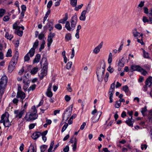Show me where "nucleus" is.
I'll list each match as a JSON object with an SVG mask.
<instances>
[{"instance_id": "1", "label": "nucleus", "mask_w": 152, "mask_h": 152, "mask_svg": "<svg viewBox=\"0 0 152 152\" xmlns=\"http://www.w3.org/2000/svg\"><path fill=\"white\" fill-rule=\"evenodd\" d=\"M105 63L104 61L100 63V66L97 68L96 75L99 81L101 82L103 80L104 76V72L105 71Z\"/></svg>"}, {"instance_id": "2", "label": "nucleus", "mask_w": 152, "mask_h": 152, "mask_svg": "<svg viewBox=\"0 0 152 152\" xmlns=\"http://www.w3.org/2000/svg\"><path fill=\"white\" fill-rule=\"evenodd\" d=\"M40 63L42 69L40 73L41 76L40 79L42 80L44 77L46 76L47 74L48 63L46 58H42Z\"/></svg>"}, {"instance_id": "3", "label": "nucleus", "mask_w": 152, "mask_h": 152, "mask_svg": "<svg viewBox=\"0 0 152 152\" xmlns=\"http://www.w3.org/2000/svg\"><path fill=\"white\" fill-rule=\"evenodd\" d=\"M9 114L7 112H5L1 115L0 123H3L5 127H9L11 125V122L9 119Z\"/></svg>"}, {"instance_id": "4", "label": "nucleus", "mask_w": 152, "mask_h": 152, "mask_svg": "<svg viewBox=\"0 0 152 152\" xmlns=\"http://www.w3.org/2000/svg\"><path fill=\"white\" fill-rule=\"evenodd\" d=\"M31 109L32 110L29 116H28L26 114L25 116V118L27 121H32L36 119L38 117V115L37 114V110L35 106H33Z\"/></svg>"}, {"instance_id": "5", "label": "nucleus", "mask_w": 152, "mask_h": 152, "mask_svg": "<svg viewBox=\"0 0 152 152\" xmlns=\"http://www.w3.org/2000/svg\"><path fill=\"white\" fill-rule=\"evenodd\" d=\"M18 57V52H16L15 55L13 57V59L10 63L8 67L9 72H11L14 69L15 66L17 62Z\"/></svg>"}, {"instance_id": "6", "label": "nucleus", "mask_w": 152, "mask_h": 152, "mask_svg": "<svg viewBox=\"0 0 152 152\" xmlns=\"http://www.w3.org/2000/svg\"><path fill=\"white\" fill-rule=\"evenodd\" d=\"M7 78L5 75H3L0 79V93L3 94L4 92V89L7 85Z\"/></svg>"}, {"instance_id": "7", "label": "nucleus", "mask_w": 152, "mask_h": 152, "mask_svg": "<svg viewBox=\"0 0 152 152\" xmlns=\"http://www.w3.org/2000/svg\"><path fill=\"white\" fill-rule=\"evenodd\" d=\"M72 107H69L66 110L65 112L64 113V115L63 116L62 119L64 120L65 119V121L68 120L69 116L71 115L72 111Z\"/></svg>"}, {"instance_id": "8", "label": "nucleus", "mask_w": 152, "mask_h": 152, "mask_svg": "<svg viewBox=\"0 0 152 152\" xmlns=\"http://www.w3.org/2000/svg\"><path fill=\"white\" fill-rule=\"evenodd\" d=\"M69 142L71 143H73L72 145L73 151H75L77 149V139L75 137L73 136Z\"/></svg>"}, {"instance_id": "9", "label": "nucleus", "mask_w": 152, "mask_h": 152, "mask_svg": "<svg viewBox=\"0 0 152 152\" xmlns=\"http://www.w3.org/2000/svg\"><path fill=\"white\" fill-rule=\"evenodd\" d=\"M55 34L53 33H50L48 36L47 41V45L48 47H50L53 42V38L55 36Z\"/></svg>"}, {"instance_id": "10", "label": "nucleus", "mask_w": 152, "mask_h": 152, "mask_svg": "<svg viewBox=\"0 0 152 152\" xmlns=\"http://www.w3.org/2000/svg\"><path fill=\"white\" fill-rule=\"evenodd\" d=\"M53 24L51 22L48 23L47 25L44 26L43 28L44 32H45L48 28H49V31H51L53 29Z\"/></svg>"}, {"instance_id": "11", "label": "nucleus", "mask_w": 152, "mask_h": 152, "mask_svg": "<svg viewBox=\"0 0 152 152\" xmlns=\"http://www.w3.org/2000/svg\"><path fill=\"white\" fill-rule=\"evenodd\" d=\"M54 141H53L50 143L49 148L48 150V152H54L55 149L59 146V144H57L55 146L54 148V149L53 151L52 149L53 148V146L54 145Z\"/></svg>"}, {"instance_id": "12", "label": "nucleus", "mask_w": 152, "mask_h": 152, "mask_svg": "<svg viewBox=\"0 0 152 152\" xmlns=\"http://www.w3.org/2000/svg\"><path fill=\"white\" fill-rule=\"evenodd\" d=\"M103 42H101L93 50V52L95 54H97L100 51V49L102 47Z\"/></svg>"}, {"instance_id": "13", "label": "nucleus", "mask_w": 152, "mask_h": 152, "mask_svg": "<svg viewBox=\"0 0 152 152\" xmlns=\"http://www.w3.org/2000/svg\"><path fill=\"white\" fill-rule=\"evenodd\" d=\"M131 69L133 71H137L140 72H141L143 70V69L142 68L138 65L132 66Z\"/></svg>"}, {"instance_id": "14", "label": "nucleus", "mask_w": 152, "mask_h": 152, "mask_svg": "<svg viewBox=\"0 0 152 152\" xmlns=\"http://www.w3.org/2000/svg\"><path fill=\"white\" fill-rule=\"evenodd\" d=\"M24 113L23 110L19 111L18 110H16L14 111V113L16 114V117H18L19 118H21Z\"/></svg>"}, {"instance_id": "15", "label": "nucleus", "mask_w": 152, "mask_h": 152, "mask_svg": "<svg viewBox=\"0 0 152 152\" xmlns=\"http://www.w3.org/2000/svg\"><path fill=\"white\" fill-rule=\"evenodd\" d=\"M144 12L145 14H148L149 16V19H152V10H151L148 13V9L147 7H144L143 8Z\"/></svg>"}, {"instance_id": "16", "label": "nucleus", "mask_w": 152, "mask_h": 152, "mask_svg": "<svg viewBox=\"0 0 152 152\" xmlns=\"http://www.w3.org/2000/svg\"><path fill=\"white\" fill-rule=\"evenodd\" d=\"M25 94L23 92H17L16 97L18 98H20L22 100L25 97Z\"/></svg>"}, {"instance_id": "17", "label": "nucleus", "mask_w": 152, "mask_h": 152, "mask_svg": "<svg viewBox=\"0 0 152 152\" xmlns=\"http://www.w3.org/2000/svg\"><path fill=\"white\" fill-rule=\"evenodd\" d=\"M145 85H148V87H150L152 85V77H150L147 79L145 81Z\"/></svg>"}, {"instance_id": "18", "label": "nucleus", "mask_w": 152, "mask_h": 152, "mask_svg": "<svg viewBox=\"0 0 152 152\" xmlns=\"http://www.w3.org/2000/svg\"><path fill=\"white\" fill-rule=\"evenodd\" d=\"M40 133L38 132H34L32 136V137L34 140H36L40 136Z\"/></svg>"}, {"instance_id": "19", "label": "nucleus", "mask_w": 152, "mask_h": 152, "mask_svg": "<svg viewBox=\"0 0 152 152\" xmlns=\"http://www.w3.org/2000/svg\"><path fill=\"white\" fill-rule=\"evenodd\" d=\"M125 123L129 126L133 127L134 121L133 120H131L129 119V118H128V119L125 121Z\"/></svg>"}, {"instance_id": "20", "label": "nucleus", "mask_w": 152, "mask_h": 152, "mask_svg": "<svg viewBox=\"0 0 152 152\" xmlns=\"http://www.w3.org/2000/svg\"><path fill=\"white\" fill-rule=\"evenodd\" d=\"M28 152H37V148L33 145H30L28 150Z\"/></svg>"}, {"instance_id": "21", "label": "nucleus", "mask_w": 152, "mask_h": 152, "mask_svg": "<svg viewBox=\"0 0 152 152\" xmlns=\"http://www.w3.org/2000/svg\"><path fill=\"white\" fill-rule=\"evenodd\" d=\"M40 58H41L40 55L39 54H37L36 55V56L35 57V58L34 60V61H33L34 63H38L40 59Z\"/></svg>"}, {"instance_id": "22", "label": "nucleus", "mask_w": 152, "mask_h": 152, "mask_svg": "<svg viewBox=\"0 0 152 152\" xmlns=\"http://www.w3.org/2000/svg\"><path fill=\"white\" fill-rule=\"evenodd\" d=\"M99 113L100 114L99 116L97 117L96 118V117L94 116L92 118V121L93 122L95 123L96 122H97L99 121V118L101 116L102 113V112H100Z\"/></svg>"}, {"instance_id": "23", "label": "nucleus", "mask_w": 152, "mask_h": 152, "mask_svg": "<svg viewBox=\"0 0 152 152\" xmlns=\"http://www.w3.org/2000/svg\"><path fill=\"white\" fill-rule=\"evenodd\" d=\"M122 90L125 92L127 95H128L129 94V90L128 86L127 85L123 86Z\"/></svg>"}, {"instance_id": "24", "label": "nucleus", "mask_w": 152, "mask_h": 152, "mask_svg": "<svg viewBox=\"0 0 152 152\" xmlns=\"http://www.w3.org/2000/svg\"><path fill=\"white\" fill-rule=\"evenodd\" d=\"M114 82V83H112L110 86V88L109 93H113L115 88V83Z\"/></svg>"}, {"instance_id": "25", "label": "nucleus", "mask_w": 152, "mask_h": 152, "mask_svg": "<svg viewBox=\"0 0 152 152\" xmlns=\"http://www.w3.org/2000/svg\"><path fill=\"white\" fill-rule=\"evenodd\" d=\"M65 39L66 41H68L72 39V35L70 33L66 34L65 36Z\"/></svg>"}, {"instance_id": "26", "label": "nucleus", "mask_w": 152, "mask_h": 152, "mask_svg": "<svg viewBox=\"0 0 152 152\" xmlns=\"http://www.w3.org/2000/svg\"><path fill=\"white\" fill-rule=\"evenodd\" d=\"M5 36V37L7 39L10 40H11L13 37V36L11 34H9L7 32H6Z\"/></svg>"}, {"instance_id": "27", "label": "nucleus", "mask_w": 152, "mask_h": 152, "mask_svg": "<svg viewBox=\"0 0 152 152\" xmlns=\"http://www.w3.org/2000/svg\"><path fill=\"white\" fill-rule=\"evenodd\" d=\"M65 27L67 30L69 31H70L72 30V27H70V24L69 21H66Z\"/></svg>"}, {"instance_id": "28", "label": "nucleus", "mask_w": 152, "mask_h": 152, "mask_svg": "<svg viewBox=\"0 0 152 152\" xmlns=\"http://www.w3.org/2000/svg\"><path fill=\"white\" fill-rule=\"evenodd\" d=\"M77 22V20H72L71 21V27L72 28L75 27Z\"/></svg>"}, {"instance_id": "29", "label": "nucleus", "mask_w": 152, "mask_h": 152, "mask_svg": "<svg viewBox=\"0 0 152 152\" xmlns=\"http://www.w3.org/2000/svg\"><path fill=\"white\" fill-rule=\"evenodd\" d=\"M35 50L34 48H31L28 53L30 54V56L32 57L34 55Z\"/></svg>"}, {"instance_id": "30", "label": "nucleus", "mask_w": 152, "mask_h": 152, "mask_svg": "<svg viewBox=\"0 0 152 152\" xmlns=\"http://www.w3.org/2000/svg\"><path fill=\"white\" fill-rule=\"evenodd\" d=\"M132 33L134 37H137L139 36L140 33L137 31L136 29L135 28L133 30Z\"/></svg>"}, {"instance_id": "31", "label": "nucleus", "mask_w": 152, "mask_h": 152, "mask_svg": "<svg viewBox=\"0 0 152 152\" xmlns=\"http://www.w3.org/2000/svg\"><path fill=\"white\" fill-rule=\"evenodd\" d=\"M38 69L37 67H34L31 69L30 73L31 74L34 75L37 73L38 71Z\"/></svg>"}, {"instance_id": "32", "label": "nucleus", "mask_w": 152, "mask_h": 152, "mask_svg": "<svg viewBox=\"0 0 152 152\" xmlns=\"http://www.w3.org/2000/svg\"><path fill=\"white\" fill-rule=\"evenodd\" d=\"M86 10H83L81 12V15L80 17V19H86Z\"/></svg>"}, {"instance_id": "33", "label": "nucleus", "mask_w": 152, "mask_h": 152, "mask_svg": "<svg viewBox=\"0 0 152 152\" xmlns=\"http://www.w3.org/2000/svg\"><path fill=\"white\" fill-rule=\"evenodd\" d=\"M47 147L48 146L46 145H43L41 146L40 147L41 152H44Z\"/></svg>"}, {"instance_id": "34", "label": "nucleus", "mask_w": 152, "mask_h": 152, "mask_svg": "<svg viewBox=\"0 0 152 152\" xmlns=\"http://www.w3.org/2000/svg\"><path fill=\"white\" fill-rule=\"evenodd\" d=\"M70 4L73 7H75L77 4V0H70Z\"/></svg>"}, {"instance_id": "35", "label": "nucleus", "mask_w": 152, "mask_h": 152, "mask_svg": "<svg viewBox=\"0 0 152 152\" xmlns=\"http://www.w3.org/2000/svg\"><path fill=\"white\" fill-rule=\"evenodd\" d=\"M147 111V109L146 107L142 108L141 112L143 116H145L146 115L145 113Z\"/></svg>"}, {"instance_id": "36", "label": "nucleus", "mask_w": 152, "mask_h": 152, "mask_svg": "<svg viewBox=\"0 0 152 152\" xmlns=\"http://www.w3.org/2000/svg\"><path fill=\"white\" fill-rule=\"evenodd\" d=\"M121 105V103L119 101H116L115 102V107L116 108H118Z\"/></svg>"}, {"instance_id": "37", "label": "nucleus", "mask_w": 152, "mask_h": 152, "mask_svg": "<svg viewBox=\"0 0 152 152\" xmlns=\"http://www.w3.org/2000/svg\"><path fill=\"white\" fill-rule=\"evenodd\" d=\"M39 41L38 40H36L35 42L34 43L33 47L32 48H34V50L36 48L38 45L39 44Z\"/></svg>"}, {"instance_id": "38", "label": "nucleus", "mask_w": 152, "mask_h": 152, "mask_svg": "<svg viewBox=\"0 0 152 152\" xmlns=\"http://www.w3.org/2000/svg\"><path fill=\"white\" fill-rule=\"evenodd\" d=\"M45 41L43 40L42 41V44L40 45V47L39 49V50L40 51H41L42 49H43L44 48V45L45 44Z\"/></svg>"}, {"instance_id": "39", "label": "nucleus", "mask_w": 152, "mask_h": 152, "mask_svg": "<svg viewBox=\"0 0 152 152\" xmlns=\"http://www.w3.org/2000/svg\"><path fill=\"white\" fill-rule=\"evenodd\" d=\"M112 53H110L109 55L108 59V62L109 64H110L112 61Z\"/></svg>"}, {"instance_id": "40", "label": "nucleus", "mask_w": 152, "mask_h": 152, "mask_svg": "<svg viewBox=\"0 0 152 152\" xmlns=\"http://www.w3.org/2000/svg\"><path fill=\"white\" fill-rule=\"evenodd\" d=\"M6 12L5 10L3 9H0V18L2 17Z\"/></svg>"}, {"instance_id": "41", "label": "nucleus", "mask_w": 152, "mask_h": 152, "mask_svg": "<svg viewBox=\"0 0 152 152\" xmlns=\"http://www.w3.org/2000/svg\"><path fill=\"white\" fill-rule=\"evenodd\" d=\"M15 33L20 37L22 36L23 34V31L19 30H18L16 31H15Z\"/></svg>"}, {"instance_id": "42", "label": "nucleus", "mask_w": 152, "mask_h": 152, "mask_svg": "<svg viewBox=\"0 0 152 152\" xmlns=\"http://www.w3.org/2000/svg\"><path fill=\"white\" fill-rule=\"evenodd\" d=\"M72 65V62H68L66 65V68L68 69H69L71 68Z\"/></svg>"}, {"instance_id": "43", "label": "nucleus", "mask_w": 152, "mask_h": 152, "mask_svg": "<svg viewBox=\"0 0 152 152\" xmlns=\"http://www.w3.org/2000/svg\"><path fill=\"white\" fill-rule=\"evenodd\" d=\"M36 87V85L35 84L31 86H30L28 88V91H33L35 88Z\"/></svg>"}, {"instance_id": "44", "label": "nucleus", "mask_w": 152, "mask_h": 152, "mask_svg": "<svg viewBox=\"0 0 152 152\" xmlns=\"http://www.w3.org/2000/svg\"><path fill=\"white\" fill-rule=\"evenodd\" d=\"M68 126V124L67 123H65V124L63 126L61 132H63L65 130Z\"/></svg>"}, {"instance_id": "45", "label": "nucleus", "mask_w": 152, "mask_h": 152, "mask_svg": "<svg viewBox=\"0 0 152 152\" xmlns=\"http://www.w3.org/2000/svg\"><path fill=\"white\" fill-rule=\"evenodd\" d=\"M12 50L11 49H8L7 52V53L6 56L7 57H11L12 56L11 54H12Z\"/></svg>"}, {"instance_id": "46", "label": "nucleus", "mask_w": 152, "mask_h": 152, "mask_svg": "<svg viewBox=\"0 0 152 152\" xmlns=\"http://www.w3.org/2000/svg\"><path fill=\"white\" fill-rule=\"evenodd\" d=\"M67 91L69 92H71L72 89L70 86V84H69L66 88Z\"/></svg>"}, {"instance_id": "47", "label": "nucleus", "mask_w": 152, "mask_h": 152, "mask_svg": "<svg viewBox=\"0 0 152 152\" xmlns=\"http://www.w3.org/2000/svg\"><path fill=\"white\" fill-rule=\"evenodd\" d=\"M44 37V34L42 33H41L38 35V39L40 40H42L43 39Z\"/></svg>"}, {"instance_id": "48", "label": "nucleus", "mask_w": 152, "mask_h": 152, "mask_svg": "<svg viewBox=\"0 0 152 152\" xmlns=\"http://www.w3.org/2000/svg\"><path fill=\"white\" fill-rule=\"evenodd\" d=\"M46 94L47 96L50 97H51L53 96V93L51 91H47Z\"/></svg>"}, {"instance_id": "49", "label": "nucleus", "mask_w": 152, "mask_h": 152, "mask_svg": "<svg viewBox=\"0 0 152 152\" xmlns=\"http://www.w3.org/2000/svg\"><path fill=\"white\" fill-rule=\"evenodd\" d=\"M49 107L48 105H47L46 107H45V108L42 107L40 109L41 110V113H44L45 110H46Z\"/></svg>"}, {"instance_id": "50", "label": "nucleus", "mask_w": 152, "mask_h": 152, "mask_svg": "<svg viewBox=\"0 0 152 152\" xmlns=\"http://www.w3.org/2000/svg\"><path fill=\"white\" fill-rule=\"evenodd\" d=\"M24 61H28L30 59V58L28 56V53H27L24 57Z\"/></svg>"}, {"instance_id": "51", "label": "nucleus", "mask_w": 152, "mask_h": 152, "mask_svg": "<svg viewBox=\"0 0 152 152\" xmlns=\"http://www.w3.org/2000/svg\"><path fill=\"white\" fill-rule=\"evenodd\" d=\"M55 27L58 30H61L62 28V26L59 24H57L56 25Z\"/></svg>"}, {"instance_id": "52", "label": "nucleus", "mask_w": 152, "mask_h": 152, "mask_svg": "<svg viewBox=\"0 0 152 152\" xmlns=\"http://www.w3.org/2000/svg\"><path fill=\"white\" fill-rule=\"evenodd\" d=\"M83 4H81L80 5H78L76 7H75V10L76 11H78L79 9H81L83 6Z\"/></svg>"}, {"instance_id": "53", "label": "nucleus", "mask_w": 152, "mask_h": 152, "mask_svg": "<svg viewBox=\"0 0 152 152\" xmlns=\"http://www.w3.org/2000/svg\"><path fill=\"white\" fill-rule=\"evenodd\" d=\"M109 76V74L108 72H107L104 78V80L106 82L108 80V78Z\"/></svg>"}, {"instance_id": "54", "label": "nucleus", "mask_w": 152, "mask_h": 152, "mask_svg": "<svg viewBox=\"0 0 152 152\" xmlns=\"http://www.w3.org/2000/svg\"><path fill=\"white\" fill-rule=\"evenodd\" d=\"M52 1H49L48 3L47 7L48 8H50L52 4Z\"/></svg>"}, {"instance_id": "55", "label": "nucleus", "mask_w": 152, "mask_h": 152, "mask_svg": "<svg viewBox=\"0 0 152 152\" xmlns=\"http://www.w3.org/2000/svg\"><path fill=\"white\" fill-rule=\"evenodd\" d=\"M137 41L138 42H139L142 45H143L144 44V43L142 40V39H140L138 38H137Z\"/></svg>"}, {"instance_id": "56", "label": "nucleus", "mask_w": 152, "mask_h": 152, "mask_svg": "<svg viewBox=\"0 0 152 152\" xmlns=\"http://www.w3.org/2000/svg\"><path fill=\"white\" fill-rule=\"evenodd\" d=\"M13 28L14 29H16L17 28H18V24L16 22L14 23L13 25Z\"/></svg>"}, {"instance_id": "57", "label": "nucleus", "mask_w": 152, "mask_h": 152, "mask_svg": "<svg viewBox=\"0 0 152 152\" xmlns=\"http://www.w3.org/2000/svg\"><path fill=\"white\" fill-rule=\"evenodd\" d=\"M118 66L121 67H123L124 66V64L121 62V61L119 60L118 64Z\"/></svg>"}, {"instance_id": "58", "label": "nucleus", "mask_w": 152, "mask_h": 152, "mask_svg": "<svg viewBox=\"0 0 152 152\" xmlns=\"http://www.w3.org/2000/svg\"><path fill=\"white\" fill-rule=\"evenodd\" d=\"M36 125V123L31 124L29 125V127L30 129H33Z\"/></svg>"}, {"instance_id": "59", "label": "nucleus", "mask_w": 152, "mask_h": 152, "mask_svg": "<svg viewBox=\"0 0 152 152\" xmlns=\"http://www.w3.org/2000/svg\"><path fill=\"white\" fill-rule=\"evenodd\" d=\"M50 10H48L47 12H46V15L44 17V19H46L48 17V16L49 15V14H50Z\"/></svg>"}, {"instance_id": "60", "label": "nucleus", "mask_w": 152, "mask_h": 152, "mask_svg": "<svg viewBox=\"0 0 152 152\" xmlns=\"http://www.w3.org/2000/svg\"><path fill=\"white\" fill-rule=\"evenodd\" d=\"M147 147L146 144L142 145H141V149L142 150H145Z\"/></svg>"}, {"instance_id": "61", "label": "nucleus", "mask_w": 152, "mask_h": 152, "mask_svg": "<svg viewBox=\"0 0 152 152\" xmlns=\"http://www.w3.org/2000/svg\"><path fill=\"white\" fill-rule=\"evenodd\" d=\"M75 50L74 48H73L72 50V54L71 56V58H73L75 55Z\"/></svg>"}, {"instance_id": "62", "label": "nucleus", "mask_w": 152, "mask_h": 152, "mask_svg": "<svg viewBox=\"0 0 152 152\" xmlns=\"http://www.w3.org/2000/svg\"><path fill=\"white\" fill-rule=\"evenodd\" d=\"M152 117V110H150L148 115V118L149 120H151Z\"/></svg>"}, {"instance_id": "63", "label": "nucleus", "mask_w": 152, "mask_h": 152, "mask_svg": "<svg viewBox=\"0 0 152 152\" xmlns=\"http://www.w3.org/2000/svg\"><path fill=\"white\" fill-rule=\"evenodd\" d=\"M143 54L144 58H147L149 56L148 53L145 52L144 50H143Z\"/></svg>"}, {"instance_id": "64", "label": "nucleus", "mask_w": 152, "mask_h": 152, "mask_svg": "<svg viewBox=\"0 0 152 152\" xmlns=\"http://www.w3.org/2000/svg\"><path fill=\"white\" fill-rule=\"evenodd\" d=\"M71 99L70 97L67 95H66L65 96V99L66 102L69 101Z\"/></svg>"}]
</instances>
